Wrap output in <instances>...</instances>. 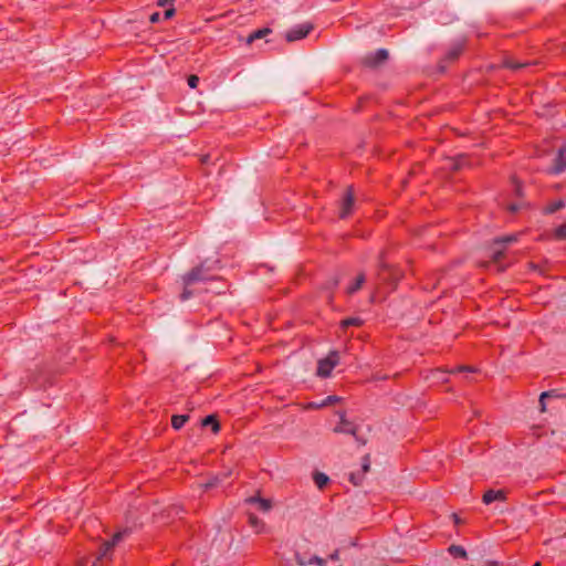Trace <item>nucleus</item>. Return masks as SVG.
Here are the masks:
<instances>
[{"label":"nucleus","instance_id":"obj_1","mask_svg":"<svg viewBox=\"0 0 566 566\" xmlns=\"http://www.w3.org/2000/svg\"><path fill=\"white\" fill-rule=\"evenodd\" d=\"M339 363V354L336 350L331 352L327 357L322 358L317 363L316 375L325 378L331 376V373L335 366Z\"/></svg>","mask_w":566,"mask_h":566},{"label":"nucleus","instance_id":"obj_2","mask_svg":"<svg viewBox=\"0 0 566 566\" xmlns=\"http://www.w3.org/2000/svg\"><path fill=\"white\" fill-rule=\"evenodd\" d=\"M388 51L386 49H379L374 53H368L363 57V63L367 67H378L382 65L388 59Z\"/></svg>","mask_w":566,"mask_h":566},{"label":"nucleus","instance_id":"obj_3","mask_svg":"<svg viewBox=\"0 0 566 566\" xmlns=\"http://www.w3.org/2000/svg\"><path fill=\"white\" fill-rule=\"evenodd\" d=\"M313 29L312 23H303L300 25H296L295 28H292L291 30L286 31L285 39L289 42H294L297 40H301L305 38L311 30Z\"/></svg>","mask_w":566,"mask_h":566},{"label":"nucleus","instance_id":"obj_4","mask_svg":"<svg viewBox=\"0 0 566 566\" xmlns=\"http://www.w3.org/2000/svg\"><path fill=\"white\" fill-rule=\"evenodd\" d=\"M334 432L352 434L358 440L357 427L348 421L344 413H339V423L334 428Z\"/></svg>","mask_w":566,"mask_h":566},{"label":"nucleus","instance_id":"obj_5","mask_svg":"<svg viewBox=\"0 0 566 566\" xmlns=\"http://www.w3.org/2000/svg\"><path fill=\"white\" fill-rule=\"evenodd\" d=\"M354 203H355L354 191H353V188L349 187L346 191V195H345L343 201H342L339 217L343 219L346 218L352 212Z\"/></svg>","mask_w":566,"mask_h":566},{"label":"nucleus","instance_id":"obj_6","mask_svg":"<svg viewBox=\"0 0 566 566\" xmlns=\"http://www.w3.org/2000/svg\"><path fill=\"white\" fill-rule=\"evenodd\" d=\"M206 280L203 273V265L197 266L192 269L188 274L182 277L184 284L189 286L196 282Z\"/></svg>","mask_w":566,"mask_h":566},{"label":"nucleus","instance_id":"obj_7","mask_svg":"<svg viewBox=\"0 0 566 566\" xmlns=\"http://www.w3.org/2000/svg\"><path fill=\"white\" fill-rule=\"evenodd\" d=\"M380 268L382 271V273L379 274L380 281L388 282V283H395L399 279V275L396 272H394V270L391 269V266L389 264L381 262Z\"/></svg>","mask_w":566,"mask_h":566},{"label":"nucleus","instance_id":"obj_8","mask_svg":"<svg viewBox=\"0 0 566 566\" xmlns=\"http://www.w3.org/2000/svg\"><path fill=\"white\" fill-rule=\"evenodd\" d=\"M566 153V148H560L558 150L557 157L554 160V166L549 169L551 174L559 175L566 169V160L564 155Z\"/></svg>","mask_w":566,"mask_h":566},{"label":"nucleus","instance_id":"obj_9","mask_svg":"<svg viewBox=\"0 0 566 566\" xmlns=\"http://www.w3.org/2000/svg\"><path fill=\"white\" fill-rule=\"evenodd\" d=\"M505 493L502 490H489L483 495V503L489 505L495 501H504Z\"/></svg>","mask_w":566,"mask_h":566},{"label":"nucleus","instance_id":"obj_10","mask_svg":"<svg viewBox=\"0 0 566 566\" xmlns=\"http://www.w3.org/2000/svg\"><path fill=\"white\" fill-rule=\"evenodd\" d=\"M369 468H370V462H369V458L368 457H365L363 459V464H361V472H355V473H352L350 474V480L354 482V484H359L363 480V475L369 471Z\"/></svg>","mask_w":566,"mask_h":566},{"label":"nucleus","instance_id":"obj_11","mask_svg":"<svg viewBox=\"0 0 566 566\" xmlns=\"http://www.w3.org/2000/svg\"><path fill=\"white\" fill-rule=\"evenodd\" d=\"M231 472H227L224 474H222V476H219V475H216V476H212L211 479H209L206 483H201L199 484V486L202 489V490H210V489H213L216 488L224 478H227L228 475H230Z\"/></svg>","mask_w":566,"mask_h":566},{"label":"nucleus","instance_id":"obj_12","mask_svg":"<svg viewBox=\"0 0 566 566\" xmlns=\"http://www.w3.org/2000/svg\"><path fill=\"white\" fill-rule=\"evenodd\" d=\"M505 249H506L505 245L495 247V240H494L492 242V244L490 245V255H491L492 260L494 262H499L500 259L503 256Z\"/></svg>","mask_w":566,"mask_h":566},{"label":"nucleus","instance_id":"obj_13","mask_svg":"<svg viewBox=\"0 0 566 566\" xmlns=\"http://www.w3.org/2000/svg\"><path fill=\"white\" fill-rule=\"evenodd\" d=\"M249 503H256L259 505V509L263 512H269L272 509V503L270 500L262 499V497H250L248 500Z\"/></svg>","mask_w":566,"mask_h":566},{"label":"nucleus","instance_id":"obj_14","mask_svg":"<svg viewBox=\"0 0 566 566\" xmlns=\"http://www.w3.org/2000/svg\"><path fill=\"white\" fill-rule=\"evenodd\" d=\"M129 533L128 530H124V531H120V532H117L112 541H108V542H105V551H109L111 548H113L116 544H118L127 534Z\"/></svg>","mask_w":566,"mask_h":566},{"label":"nucleus","instance_id":"obj_15","mask_svg":"<svg viewBox=\"0 0 566 566\" xmlns=\"http://www.w3.org/2000/svg\"><path fill=\"white\" fill-rule=\"evenodd\" d=\"M189 420L188 415H176L171 418V426L175 430H179Z\"/></svg>","mask_w":566,"mask_h":566},{"label":"nucleus","instance_id":"obj_16","mask_svg":"<svg viewBox=\"0 0 566 566\" xmlns=\"http://www.w3.org/2000/svg\"><path fill=\"white\" fill-rule=\"evenodd\" d=\"M518 241V234H510L495 240V247L510 245Z\"/></svg>","mask_w":566,"mask_h":566},{"label":"nucleus","instance_id":"obj_17","mask_svg":"<svg viewBox=\"0 0 566 566\" xmlns=\"http://www.w3.org/2000/svg\"><path fill=\"white\" fill-rule=\"evenodd\" d=\"M313 479L318 489L325 488L329 481V478L323 472H316Z\"/></svg>","mask_w":566,"mask_h":566},{"label":"nucleus","instance_id":"obj_18","mask_svg":"<svg viewBox=\"0 0 566 566\" xmlns=\"http://www.w3.org/2000/svg\"><path fill=\"white\" fill-rule=\"evenodd\" d=\"M202 426H211L213 432L220 430V424L214 415H210L202 420Z\"/></svg>","mask_w":566,"mask_h":566},{"label":"nucleus","instance_id":"obj_19","mask_svg":"<svg viewBox=\"0 0 566 566\" xmlns=\"http://www.w3.org/2000/svg\"><path fill=\"white\" fill-rule=\"evenodd\" d=\"M249 522H250V525H251L253 528H255V531H256L258 533H261V532L264 530V527H265L264 523H263L261 520H259V518H258L255 515H253V514H251V515L249 516Z\"/></svg>","mask_w":566,"mask_h":566},{"label":"nucleus","instance_id":"obj_20","mask_svg":"<svg viewBox=\"0 0 566 566\" xmlns=\"http://www.w3.org/2000/svg\"><path fill=\"white\" fill-rule=\"evenodd\" d=\"M448 551L451 555H453L455 557H461V558L467 557L465 549L460 545H451Z\"/></svg>","mask_w":566,"mask_h":566},{"label":"nucleus","instance_id":"obj_21","mask_svg":"<svg viewBox=\"0 0 566 566\" xmlns=\"http://www.w3.org/2000/svg\"><path fill=\"white\" fill-rule=\"evenodd\" d=\"M364 282H365V275L364 274H359L357 276L356 282L354 283V285L349 286L347 292L349 294L355 293L356 291H358L363 286Z\"/></svg>","mask_w":566,"mask_h":566},{"label":"nucleus","instance_id":"obj_22","mask_svg":"<svg viewBox=\"0 0 566 566\" xmlns=\"http://www.w3.org/2000/svg\"><path fill=\"white\" fill-rule=\"evenodd\" d=\"M270 32H271L270 29L258 30V31H255V32H253L252 34L249 35L248 43H251L252 41H254L256 39H262L266 34H269Z\"/></svg>","mask_w":566,"mask_h":566},{"label":"nucleus","instance_id":"obj_23","mask_svg":"<svg viewBox=\"0 0 566 566\" xmlns=\"http://www.w3.org/2000/svg\"><path fill=\"white\" fill-rule=\"evenodd\" d=\"M566 207V202L564 200H558L556 202H553L552 205H549L546 209H545V212L546 213H554L555 211L562 209V208H565Z\"/></svg>","mask_w":566,"mask_h":566},{"label":"nucleus","instance_id":"obj_24","mask_svg":"<svg viewBox=\"0 0 566 566\" xmlns=\"http://www.w3.org/2000/svg\"><path fill=\"white\" fill-rule=\"evenodd\" d=\"M531 63L526 62V63H517V62H514L510 59L505 60L504 62V65L509 69H512V70H520L522 67H525V66H528Z\"/></svg>","mask_w":566,"mask_h":566},{"label":"nucleus","instance_id":"obj_25","mask_svg":"<svg viewBox=\"0 0 566 566\" xmlns=\"http://www.w3.org/2000/svg\"><path fill=\"white\" fill-rule=\"evenodd\" d=\"M361 323H363V321L359 317H349V318L344 319L342 322V325L344 327L352 326V325L359 326Z\"/></svg>","mask_w":566,"mask_h":566},{"label":"nucleus","instance_id":"obj_26","mask_svg":"<svg viewBox=\"0 0 566 566\" xmlns=\"http://www.w3.org/2000/svg\"><path fill=\"white\" fill-rule=\"evenodd\" d=\"M555 237L556 239L558 240H564L566 239V223L559 226L556 230H555Z\"/></svg>","mask_w":566,"mask_h":566},{"label":"nucleus","instance_id":"obj_27","mask_svg":"<svg viewBox=\"0 0 566 566\" xmlns=\"http://www.w3.org/2000/svg\"><path fill=\"white\" fill-rule=\"evenodd\" d=\"M461 53V46L460 45H457L454 48H452L448 54H447V59L449 60H454L459 56V54Z\"/></svg>","mask_w":566,"mask_h":566},{"label":"nucleus","instance_id":"obj_28","mask_svg":"<svg viewBox=\"0 0 566 566\" xmlns=\"http://www.w3.org/2000/svg\"><path fill=\"white\" fill-rule=\"evenodd\" d=\"M551 396L549 391L542 392L539 396V409L542 412L546 411L545 399Z\"/></svg>","mask_w":566,"mask_h":566},{"label":"nucleus","instance_id":"obj_29","mask_svg":"<svg viewBox=\"0 0 566 566\" xmlns=\"http://www.w3.org/2000/svg\"><path fill=\"white\" fill-rule=\"evenodd\" d=\"M464 157L461 156L454 160L451 161V168L452 169H460L464 165Z\"/></svg>","mask_w":566,"mask_h":566},{"label":"nucleus","instance_id":"obj_30","mask_svg":"<svg viewBox=\"0 0 566 566\" xmlns=\"http://www.w3.org/2000/svg\"><path fill=\"white\" fill-rule=\"evenodd\" d=\"M432 378L436 379V380H439V381H447L446 371H443V370H436L432 374Z\"/></svg>","mask_w":566,"mask_h":566},{"label":"nucleus","instance_id":"obj_31","mask_svg":"<svg viewBox=\"0 0 566 566\" xmlns=\"http://www.w3.org/2000/svg\"><path fill=\"white\" fill-rule=\"evenodd\" d=\"M198 83H199V77L197 75H190L188 77V85L191 88H196L198 86Z\"/></svg>","mask_w":566,"mask_h":566},{"label":"nucleus","instance_id":"obj_32","mask_svg":"<svg viewBox=\"0 0 566 566\" xmlns=\"http://www.w3.org/2000/svg\"><path fill=\"white\" fill-rule=\"evenodd\" d=\"M308 564L312 565V564H316L318 566H325V560L321 557H317V556H314L313 558H311L308 560Z\"/></svg>","mask_w":566,"mask_h":566},{"label":"nucleus","instance_id":"obj_33","mask_svg":"<svg viewBox=\"0 0 566 566\" xmlns=\"http://www.w3.org/2000/svg\"><path fill=\"white\" fill-rule=\"evenodd\" d=\"M295 562L297 566H306L310 565L298 553L295 554Z\"/></svg>","mask_w":566,"mask_h":566},{"label":"nucleus","instance_id":"obj_34","mask_svg":"<svg viewBox=\"0 0 566 566\" xmlns=\"http://www.w3.org/2000/svg\"><path fill=\"white\" fill-rule=\"evenodd\" d=\"M187 287H188V286H186V285H185V290H184V292H182V294H181V296H180L182 301H187V300H188V298H190V297H191V295H192L191 291H190V290H188Z\"/></svg>","mask_w":566,"mask_h":566},{"label":"nucleus","instance_id":"obj_35","mask_svg":"<svg viewBox=\"0 0 566 566\" xmlns=\"http://www.w3.org/2000/svg\"><path fill=\"white\" fill-rule=\"evenodd\" d=\"M339 398L337 396H329L326 398V400L323 402V406H326V405H329V403H333L335 401H338Z\"/></svg>","mask_w":566,"mask_h":566},{"label":"nucleus","instance_id":"obj_36","mask_svg":"<svg viewBox=\"0 0 566 566\" xmlns=\"http://www.w3.org/2000/svg\"><path fill=\"white\" fill-rule=\"evenodd\" d=\"M159 19H160V14H159L158 12H154V13H153V14H150V17H149V21H150L151 23H156V22H158V21H159Z\"/></svg>","mask_w":566,"mask_h":566},{"label":"nucleus","instance_id":"obj_37","mask_svg":"<svg viewBox=\"0 0 566 566\" xmlns=\"http://www.w3.org/2000/svg\"><path fill=\"white\" fill-rule=\"evenodd\" d=\"M174 14H175V9H174L172 7L168 8V9L165 11V18H166V19H170Z\"/></svg>","mask_w":566,"mask_h":566},{"label":"nucleus","instance_id":"obj_38","mask_svg":"<svg viewBox=\"0 0 566 566\" xmlns=\"http://www.w3.org/2000/svg\"><path fill=\"white\" fill-rule=\"evenodd\" d=\"M108 551H105V543L103 544V547L99 552V555L97 557V560L102 559L103 557H105L107 555Z\"/></svg>","mask_w":566,"mask_h":566},{"label":"nucleus","instance_id":"obj_39","mask_svg":"<svg viewBox=\"0 0 566 566\" xmlns=\"http://www.w3.org/2000/svg\"><path fill=\"white\" fill-rule=\"evenodd\" d=\"M174 0H158L159 7H166L168 4H171Z\"/></svg>","mask_w":566,"mask_h":566},{"label":"nucleus","instance_id":"obj_40","mask_svg":"<svg viewBox=\"0 0 566 566\" xmlns=\"http://www.w3.org/2000/svg\"><path fill=\"white\" fill-rule=\"evenodd\" d=\"M329 558L332 560H338L339 559V552L335 551L333 554H331Z\"/></svg>","mask_w":566,"mask_h":566},{"label":"nucleus","instance_id":"obj_41","mask_svg":"<svg viewBox=\"0 0 566 566\" xmlns=\"http://www.w3.org/2000/svg\"><path fill=\"white\" fill-rule=\"evenodd\" d=\"M459 370H469V371H474L475 369H474V368H472V367L461 366V367H459Z\"/></svg>","mask_w":566,"mask_h":566},{"label":"nucleus","instance_id":"obj_42","mask_svg":"<svg viewBox=\"0 0 566 566\" xmlns=\"http://www.w3.org/2000/svg\"><path fill=\"white\" fill-rule=\"evenodd\" d=\"M510 210H511L512 212H515V211H517V210H518V206H516V205H512V206H510Z\"/></svg>","mask_w":566,"mask_h":566},{"label":"nucleus","instance_id":"obj_43","mask_svg":"<svg viewBox=\"0 0 566 566\" xmlns=\"http://www.w3.org/2000/svg\"><path fill=\"white\" fill-rule=\"evenodd\" d=\"M337 284H338V280L337 279L333 280L332 285L336 286Z\"/></svg>","mask_w":566,"mask_h":566},{"label":"nucleus","instance_id":"obj_44","mask_svg":"<svg viewBox=\"0 0 566 566\" xmlns=\"http://www.w3.org/2000/svg\"><path fill=\"white\" fill-rule=\"evenodd\" d=\"M216 526H217L218 530L221 528V524L219 522H217Z\"/></svg>","mask_w":566,"mask_h":566},{"label":"nucleus","instance_id":"obj_45","mask_svg":"<svg viewBox=\"0 0 566 566\" xmlns=\"http://www.w3.org/2000/svg\"><path fill=\"white\" fill-rule=\"evenodd\" d=\"M533 566H542L541 563H535Z\"/></svg>","mask_w":566,"mask_h":566}]
</instances>
